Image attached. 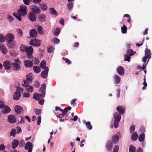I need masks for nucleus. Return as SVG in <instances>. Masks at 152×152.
Instances as JSON below:
<instances>
[{
  "mask_svg": "<svg viewBox=\"0 0 152 152\" xmlns=\"http://www.w3.org/2000/svg\"><path fill=\"white\" fill-rule=\"evenodd\" d=\"M27 8L25 6H22L20 7V8L18 10L17 12L18 14L14 13L13 15L19 21L22 20L21 16H24L27 14Z\"/></svg>",
  "mask_w": 152,
  "mask_h": 152,
  "instance_id": "f257e3e1",
  "label": "nucleus"
},
{
  "mask_svg": "<svg viewBox=\"0 0 152 152\" xmlns=\"http://www.w3.org/2000/svg\"><path fill=\"white\" fill-rule=\"evenodd\" d=\"M45 85L44 83H43L42 85L39 90V91L41 92V94H37V93H36L35 94H34L33 96V99H36V100H37L40 97H44L45 94Z\"/></svg>",
  "mask_w": 152,
  "mask_h": 152,
  "instance_id": "f03ea898",
  "label": "nucleus"
},
{
  "mask_svg": "<svg viewBox=\"0 0 152 152\" xmlns=\"http://www.w3.org/2000/svg\"><path fill=\"white\" fill-rule=\"evenodd\" d=\"M113 117L115 119L114 127L115 128H116L118 126V123L121 119V116L118 113H116L114 114Z\"/></svg>",
  "mask_w": 152,
  "mask_h": 152,
  "instance_id": "7ed1b4c3",
  "label": "nucleus"
},
{
  "mask_svg": "<svg viewBox=\"0 0 152 152\" xmlns=\"http://www.w3.org/2000/svg\"><path fill=\"white\" fill-rule=\"evenodd\" d=\"M24 83L22 84V86L26 88V90L27 91H28L31 92L33 91L34 88L33 87L31 86H29V83L26 80H23Z\"/></svg>",
  "mask_w": 152,
  "mask_h": 152,
  "instance_id": "20e7f679",
  "label": "nucleus"
},
{
  "mask_svg": "<svg viewBox=\"0 0 152 152\" xmlns=\"http://www.w3.org/2000/svg\"><path fill=\"white\" fill-rule=\"evenodd\" d=\"M145 56L143 58L142 61L144 63L146 62V58H148V59L147 62L148 63L149 59L151 57V50L148 49H146L145 51Z\"/></svg>",
  "mask_w": 152,
  "mask_h": 152,
  "instance_id": "39448f33",
  "label": "nucleus"
},
{
  "mask_svg": "<svg viewBox=\"0 0 152 152\" xmlns=\"http://www.w3.org/2000/svg\"><path fill=\"white\" fill-rule=\"evenodd\" d=\"M29 44L33 46L38 47L41 45V42L37 39H34L31 40L29 42Z\"/></svg>",
  "mask_w": 152,
  "mask_h": 152,
  "instance_id": "423d86ee",
  "label": "nucleus"
},
{
  "mask_svg": "<svg viewBox=\"0 0 152 152\" xmlns=\"http://www.w3.org/2000/svg\"><path fill=\"white\" fill-rule=\"evenodd\" d=\"M33 147V145L30 142H28L25 145V149L26 150H28L27 152H32Z\"/></svg>",
  "mask_w": 152,
  "mask_h": 152,
  "instance_id": "0eeeda50",
  "label": "nucleus"
},
{
  "mask_svg": "<svg viewBox=\"0 0 152 152\" xmlns=\"http://www.w3.org/2000/svg\"><path fill=\"white\" fill-rule=\"evenodd\" d=\"M5 38L7 42H12L14 39V35L12 34L9 33L6 35Z\"/></svg>",
  "mask_w": 152,
  "mask_h": 152,
  "instance_id": "6e6552de",
  "label": "nucleus"
},
{
  "mask_svg": "<svg viewBox=\"0 0 152 152\" xmlns=\"http://www.w3.org/2000/svg\"><path fill=\"white\" fill-rule=\"evenodd\" d=\"M28 17L29 20L32 21H34L36 20V15L35 13L31 12L28 14Z\"/></svg>",
  "mask_w": 152,
  "mask_h": 152,
  "instance_id": "1a4fd4ad",
  "label": "nucleus"
},
{
  "mask_svg": "<svg viewBox=\"0 0 152 152\" xmlns=\"http://www.w3.org/2000/svg\"><path fill=\"white\" fill-rule=\"evenodd\" d=\"M30 8L31 10L35 13L38 14L40 12V9L37 6L35 5L31 6V7Z\"/></svg>",
  "mask_w": 152,
  "mask_h": 152,
  "instance_id": "9d476101",
  "label": "nucleus"
},
{
  "mask_svg": "<svg viewBox=\"0 0 152 152\" xmlns=\"http://www.w3.org/2000/svg\"><path fill=\"white\" fill-rule=\"evenodd\" d=\"M48 70L49 68L47 67L45 68V69L41 72V76L42 77L45 78L47 77Z\"/></svg>",
  "mask_w": 152,
  "mask_h": 152,
  "instance_id": "9b49d317",
  "label": "nucleus"
},
{
  "mask_svg": "<svg viewBox=\"0 0 152 152\" xmlns=\"http://www.w3.org/2000/svg\"><path fill=\"white\" fill-rule=\"evenodd\" d=\"M7 121L10 123H14L16 121V119L14 115H10L8 116Z\"/></svg>",
  "mask_w": 152,
  "mask_h": 152,
  "instance_id": "f8f14e48",
  "label": "nucleus"
},
{
  "mask_svg": "<svg viewBox=\"0 0 152 152\" xmlns=\"http://www.w3.org/2000/svg\"><path fill=\"white\" fill-rule=\"evenodd\" d=\"M11 64L9 61H5L4 62L3 66L6 69L9 70L10 69V66H11Z\"/></svg>",
  "mask_w": 152,
  "mask_h": 152,
  "instance_id": "ddd939ff",
  "label": "nucleus"
},
{
  "mask_svg": "<svg viewBox=\"0 0 152 152\" xmlns=\"http://www.w3.org/2000/svg\"><path fill=\"white\" fill-rule=\"evenodd\" d=\"M11 67L14 70H18L20 69V66L19 64L16 63H11Z\"/></svg>",
  "mask_w": 152,
  "mask_h": 152,
  "instance_id": "4468645a",
  "label": "nucleus"
},
{
  "mask_svg": "<svg viewBox=\"0 0 152 152\" xmlns=\"http://www.w3.org/2000/svg\"><path fill=\"white\" fill-rule=\"evenodd\" d=\"M29 48V50L26 52L27 56L28 58L31 59L32 58V54L33 52V49L31 47Z\"/></svg>",
  "mask_w": 152,
  "mask_h": 152,
  "instance_id": "2eb2a0df",
  "label": "nucleus"
},
{
  "mask_svg": "<svg viewBox=\"0 0 152 152\" xmlns=\"http://www.w3.org/2000/svg\"><path fill=\"white\" fill-rule=\"evenodd\" d=\"M14 109L15 112L18 114H19L23 111V108L19 105H16L14 107Z\"/></svg>",
  "mask_w": 152,
  "mask_h": 152,
  "instance_id": "dca6fc26",
  "label": "nucleus"
},
{
  "mask_svg": "<svg viewBox=\"0 0 152 152\" xmlns=\"http://www.w3.org/2000/svg\"><path fill=\"white\" fill-rule=\"evenodd\" d=\"M0 50L3 54H7V48L6 47L1 43H0Z\"/></svg>",
  "mask_w": 152,
  "mask_h": 152,
  "instance_id": "f3484780",
  "label": "nucleus"
},
{
  "mask_svg": "<svg viewBox=\"0 0 152 152\" xmlns=\"http://www.w3.org/2000/svg\"><path fill=\"white\" fill-rule=\"evenodd\" d=\"M118 73L120 75L123 76L124 74V69L121 66H119L117 69Z\"/></svg>",
  "mask_w": 152,
  "mask_h": 152,
  "instance_id": "a211bd4d",
  "label": "nucleus"
},
{
  "mask_svg": "<svg viewBox=\"0 0 152 152\" xmlns=\"http://www.w3.org/2000/svg\"><path fill=\"white\" fill-rule=\"evenodd\" d=\"M30 47H27L24 45H22L20 47V50L22 52H26L28 50H29V49Z\"/></svg>",
  "mask_w": 152,
  "mask_h": 152,
  "instance_id": "6ab92c4d",
  "label": "nucleus"
},
{
  "mask_svg": "<svg viewBox=\"0 0 152 152\" xmlns=\"http://www.w3.org/2000/svg\"><path fill=\"white\" fill-rule=\"evenodd\" d=\"M29 34L30 36L33 38L36 37L37 35V31L35 29L31 30L29 31Z\"/></svg>",
  "mask_w": 152,
  "mask_h": 152,
  "instance_id": "aec40b11",
  "label": "nucleus"
},
{
  "mask_svg": "<svg viewBox=\"0 0 152 152\" xmlns=\"http://www.w3.org/2000/svg\"><path fill=\"white\" fill-rule=\"evenodd\" d=\"M25 66L27 67H31L33 65L32 62L29 60H26L24 61Z\"/></svg>",
  "mask_w": 152,
  "mask_h": 152,
  "instance_id": "412c9836",
  "label": "nucleus"
},
{
  "mask_svg": "<svg viewBox=\"0 0 152 152\" xmlns=\"http://www.w3.org/2000/svg\"><path fill=\"white\" fill-rule=\"evenodd\" d=\"M19 144V142L18 140L16 139L14 140L12 143V148L14 149L16 148Z\"/></svg>",
  "mask_w": 152,
  "mask_h": 152,
  "instance_id": "4be33fe9",
  "label": "nucleus"
},
{
  "mask_svg": "<svg viewBox=\"0 0 152 152\" xmlns=\"http://www.w3.org/2000/svg\"><path fill=\"white\" fill-rule=\"evenodd\" d=\"M7 44L8 46L11 48H15L16 46V44L14 42H7Z\"/></svg>",
  "mask_w": 152,
  "mask_h": 152,
  "instance_id": "5701e85b",
  "label": "nucleus"
},
{
  "mask_svg": "<svg viewBox=\"0 0 152 152\" xmlns=\"http://www.w3.org/2000/svg\"><path fill=\"white\" fill-rule=\"evenodd\" d=\"M2 108H3L2 113L4 114H7L10 111V108L7 106H4Z\"/></svg>",
  "mask_w": 152,
  "mask_h": 152,
  "instance_id": "b1692460",
  "label": "nucleus"
},
{
  "mask_svg": "<svg viewBox=\"0 0 152 152\" xmlns=\"http://www.w3.org/2000/svg\"><path fill=\"white\" fill-rule=\"evenodd\" d=\"M21 96L20 92L16 91L13 95L14 99L15 100H18L20 98Z\"/></svg>",
  "mask_w": 152,
  "mask_h": 152,
  "instance_id": "393cba45",
  "label": "nucleus"
},
{
  "mask_svg": "<svg viewBox=\"0 0 152 152\" xmlns=\"http://www.w3.org/2000/svg\"><path fill=\"white\" fill-rule=\"evenodd\" d=\"M120 78L117 75H115L114 76V83L115 84H118L120 81Z\"/></svg>",
  "mask_w": 152,
  "mask_h": 152,
  "instance_id": "a878e982",
  "label": "nucleus"
},
{
  "mask_svg": "<svg viewBox=\"0 0 152 152\" xmlns=\"http://www.w3.org/2000/svg\"><path fill=\"white\" fill-rule=\"evenodd\" d=\"M119 136L117 135H114L113 137L112 140L114 143L116 144L118 141Z\"/></svg>",
  "mask_w": 152,
  "mask_h": 152,
  "instance_id": "bb28decb",
  "label": "nucleus"
},
{
  "mask_svg": "<svg viewBox=\"0 0 152 152\" xmlns=\"http://www.w3.org/2000/svg\"><path fill=\"white\" fill-rule=\"evenodd\" d=\"M39 6L41 9L42 10H46L47 9V6L45 3L40 4Z\"/></svg>",
  "mask_w": 152,
  "mask_h": 152,
  "instance_id": "cd10ccee",
  "label": "nucleus"
},
{
  "mask_svg": "<svg viewBox=\"0 0 152 152\" xmlns=\"http://www.w3.org/2000/svg\"><path fill=\"white\" fill-rule=\"evenodd\" d=\"M145 138V134L144 133H141L139 136L138 140L140 142H142L143 141Z\"/></svg>",
  "mask_w": 152,
  "mask_h": 152,
  "instance_id": "c85d7f7f",
  "label": "nucleus"
},
{
  "mask_svg": "<svg viewBox=\"0 0 152 152\" xmlns=\"http://www.w3.org/2000/svg\"><path fill=\"white\" fill-rule=\"evenodd\" d=\"M83 124H86V125L87 126V128L88 129L91 130L92 129V127L91 125V124L90 122L88 121L87 122H86V121L85 120H83Z\"/></svg>",
  "mask_w": 152,
  "mask_h": 152,
  "instance_id": "c756f323",
  "label": "nucleus"
},
{
  "mask_svg": "<svg viewBox=\"0 0 152 152\" xmlns=\"http://www.w3.org/2000/svg\"><path fill=\"white\" fill-rule=\"evenodd\" d=\"M112 144L110 141L107 142V145L106 148L107 150H109L112 149Z\"/></svg>",
  "mask_w": 152,
  "mask_h": 152,
  "instance_id": "7c9ffc66",
  "label": "nucleus"
},
{
  "mask_svg": "<svg viewBox=\"0 0 152 152\" xmlns=\"http://www.w3.org/2000/svg\"><path fill=\"white\" fill-rule=\"evenodd\" d=\"M38 18L41 21H44L45 20V16L43 14H41L39 15Z\"/></svg>",
  "mask_w": 152,
  "mask_h": 152,
  "instance_id": "2f4dec72",
  "label": "nucleus"
},
{
  "mask_svg": "<svg viewBox=\"0 0 152 152\" xmlns=\"http://www.w3.org/2000/svg\"><path fill=\"white\" fill-rule=\"evenodd\" d=\"M50 13L53 15H55L56 16H57V12L53 8H51L50 10Z\"/></svg>",
  "mask_w": 152,
  "mask_h": 152,
  "instance_id": "473e14b6",
  "label": "nucleus"
},
{
  "mask_svg": "<svg viewBox=\"0 0 152 152\" xmlns=\"http://www.w3.org/2000/svg\"><path fill=\"white\" fill-rule=\"evenodd\" d=\"M138 135L136 132L133 133L131 136V138L133 141H135L137 140L138 138Z\"/></svg>",
  "mask_w": 152,
  "mask_h": 152,
  "instance_id": "72a5a7b5",
  "label": "nucleus"
},
{
  "mask_svg": "<svg viewBox=\"0 0 152 152\" xmlns=\"http://www.w3.org/2000/svg\"><path fill=\"white\" fill-rule=\"evenodd\" d=\"M117 110L121 114H124V109L123 108L120 107H117Z\"/></svg>",
  "mask_w": 152,
  "mask_h": 152,
  "instance_id": "f704fd0d",
  "label": "nucleus"
},
{
  "mask_svg": "<svg viewBox=\"0 0 152 152\" xmlns=\"http://www.w3.org/2000/svg\"><path fill=\"white\" fill-rule=\"evenodd\" d=\"M33 79V77L32 73H30L26 76V81L28 82L29 81H31Z\"/></svg>",
  "mask_w": 152,
  "mask_h": 152,
  "instance_id": "c9c22d12",
  "label": "nucleus"
},
{
  "mask_svg": "<svg viewBox=\"0 0 152 152\" xmlns=\"http://www.w3.org/2000/svg\"><path fill=\"white\" fill-rule=\"evenodd\" d=\"M46 61L44 60L42 61L40 64V66L41 68L45 69V68L47 66H45Z\"/></svg>",
  "mask_w": 152,
  "mask_h": 152,
  "instance_id": "e433bc0d",
  "label": "nucleus"
},
{
  "mask_svg": "<svg viewBox=\"0 0 152 152\" xmlns=\"http://www.w3.org/2000/svg\"><path fill=\"white\" fill-rule=\"evenodd\" d=\"M136 149L135 146L133 145H131L129 148V152H136Z\"/></svg>",
  "mask_w": 152,
  "mask_h": 152,
  "instance_id": "4c0bfd02",
  "label": "nucleus"
},
{
  "mask_svg": "<svg viewBox=\"0 0 152 152\" xmlns=\"http://www.w3.org/2000/svg\"><path fill=\"white\" fill-rule=\"evenodd\" d=\"M33 70L34 72L37 73H39L41 70L39 66H34Z\"/></svg>",
  "mask_w": 152,
  "mask_h": 152,
  "instance_id": "58836bf2",
  "label": "nucleus"
},
{
  "mask_svg": "<svg viewBox=\"0 0 152 152\" xmlns=\"http://www.w3.org/2000/svg\"><path fill=\"white\" fill-rule=\"evenodd\" d=\"M126 53L127 55H129L130 56H131L135 54V52L133 51L132 49H129L127 51Z\"/></svg>",
  "mask_w": 152,
  "mask_h": 152,
  "instance_id": "ea45409f",
  "label": "nucleus"
},
{
  "mask_svg": "<svg viewBox=\"0 0 152 152\" xmlns=\"http://www.w3.org/2000/svg\"><path fill=\"white\" fill-rule=\"evenodd\" d=\"M10 54L13 56H16L18 54L17 52L15 50H13L10 51Z\"/></svg>",
  "mask_w": 152,
  "mask_h": 152,
  "instance_id": "a19ab883",
  "label": "nucleus"
},
{
  "mask_svg": "<svg viewBox=\"0 0 152 152\" xmlns=\"http://www.w3.org/2000/svg\"><path fill=\"white\" fill-rule=\"evenodd\" d=\"M52 42L54 44H57L59 42L60 40L57 38H55L52 39Z\"/></svg>",
  "mask_w": 152,
  "mask_h": 152,
  "instance_id": "79ce46f5",
  "label": "nucleus"
},
{
  "mask_svg": "<svg viewBox=\"0 0 152 152\" xmlns=\"http://www.w3.org/2000/svg\"><path fill=\"white\" fill-rule=\"evenodd\" d=\"M37 30L39 34H44L42 26H38L37 28Z\"/></svg>",
  "mask_w": 152,
  "mask_h": 152,
  "instance_id": "37998d69",
  "label": "nucleus"
},
{
  "mask_svg": "<svg viewBox=\"0 0 152 152\" xmlns=\"http://www.w3.org/2000/svg\"><path fill=\"white\" fill-rule=\"evenodd\" d=\"M54 50V48L51 46H49L48 48V51L49 53H51Z\"/></svg>",
  "mask_w": 152,
  "mask_h": 152,
  "instance_id": "c03bdc74",
  "label": "nucleus"
},
{
  "mask_svg": "<svg viewBox=\"0 0 152 152\" xmlns=\"http://www.w3.org/2000/svg\"><path fill=\"white\" fill-rule=\"evenodd\" d=\"M121 31L122 33L125 34L127 31V28L126 26L125 25L121 27Z\"/></svg>",
  "mask_w": 152,
  "mask_h": 152,
  "instance_id": "a18cd8bd",
  "label": "nucleus"
},
{
  "mask_svg": "<svg viewBox=\"0 0 152 152\" xmlns=\"http://www.w3.org/2000/svg\"><path fill=\"white\" fill-rule=\"evenodd\" d=\"M60 30L58 28H57L56 30L54 32V35L56 36H58L59 34Z\"/></svg>",
  "mask_w": 152,
  "mask_h": 152,
  "instance_id": "49530a36",
  "label": "nucleus"
},
{
  "mask_svg": "<svg viewBox=\"0 0 152 152\" xmlns=\"http://www.w3.org/2000/svg\"><path fill=\"white\" fill-rule=\"evenodd\" d=\"M124 60L125 61L129 62L130 61V57L131 56L128 55L127 54H125L124 55Z\"/></svg>",
  "mask_w": 152,
  "mask_h": 152,
  "instance_id": "de8ad7c7",
  "label": "nucleus"
},
{
  "mask_svg": "<svg viewBox=\"0 0 152 152\" xmlns=\"http://www.w3.org/2000/svg\"><path fill=\"white\" fill-rule=\"evenodd\" d=\"M5 40V37L2 34H0V42H4Z\"/></svg>",
  "mask_w": 152,
  "mask_h": 152,
  "instance_id": "09e8293b",
  "label": "nucleus"
},
{
  "mask_svg": "<svg viewBox=\"0 0 152 152\" xmlns=\"http://www.w3.org/2000/svg\"><path fill=\"white\" fill-rule=\"evenodd\" d=\"M16 130L15 129H12L11 132L10 133V136L15 137L16 134Z\"/></svg>",
  "mask_w": 152,
  "mask_h": 152,
  "instance_id": "8fccbe9b",
  "label": "nucleus"
},
{
  "mask_svg": "<svg viewBox=\"0 0 152 152\" xmlns=\"http://www.w3.org/2000/svg\"><path fill=\"white\" fill-rule=\"evenodd\" d=\"M23 91V88L20 87H17L16 88V91L20 92V93H22Z\"/></svg>",
  "mask_w": 152,
  "mask_h": 152,
  "instance_id": "3c124183",
  "label": "nucleus"
},
{
  "mask_svg": "<svg viewBox=\"0 0 152 152\" xmlns=\"http://www.w3.org/2000/svg\"><path fill=\"white\" fill-rule=\"evenodd\" d=\"M71 107L70 106H69L65 107L64 109V111L65 112V113L66 114L68 111L71 110Z\"/></svg>",
  "mask_w": 152,
  "mask_h": 152,
  "instance_id": "603ef678",
  "label": "nucleus"
},
{
  "mask_svg": "<svg viewBox=\"0 0 152 152\" xmlns=\"http://www.w3.org/2000/svg\"><path fill=\"white\" fill-rule=\"evenodd\" d=\"M147 64V62L145 64V63H144V64H143V66L142 68L140 66H138V69H144L146 66V65Z\"/></svg>",
  "mask_w": 152,
  "mask_h": 152,
  "instance_id": "864d4df0",
  "label": "nucleus"
},
{
  "mask_svg": "<svg viewBox=\"0 0 152 152\" xmlns=\"http://www.w3.org/2000/svg\"><path fill=\"white\" fill-rule=\"evenodd\" d=\"M19 144V145L20 147H23L25 145V143L23 140H21Z\"/></svg>",
  "mask_w": 152,
  "mask_h": 152,
  "instance_id": "5fc2aeb1",
  "label": "nucleus"
},
{
  "mask_svg": "<svg viewBox=\"0 0 152 152\" xmlns=\"http://www.w3.org/2000/svg\"><path fill=\"white\" fill-rule=\"evenodd\" d=\"M34 112L37 115H40L41 112V110L40 109H35L34 110Z\"/></svg>",
  "mask_w": 152,
  "mask_h": 152,
  "instance_id": "6e6d98bb",
  "label": "nucleus"
},
{
  "mask_svg": "<svg viewBox=\"0 0 152 152\" xmlns=\"http://www.w3.org/2000/svg\"><path fill=\"white\" fill-rule=\"evenodd\" d=\"M23 97L27 98L29 97L30 95L29 93L26 92L23 93Z\"/></svg>",
  "mask_w": 152,
  "mask_h": 152,
  "instance_id": "4d7b16f0",
  "label": "nucleus"
},
{
  "mask_svg": "<svg viewBox=\"0 0 152 152\" xmlns=\"http://www.w3.org/2000/svg\"><path fill=\"white\" fill-rule=\"evenodd\" d=\"M135 129V126L134 125H132L130 128V130L131 132H134Z\"/></svg>",
  "mask_w": 152,
  "mask_h": 152,
  "instance_id": "13d9d810",
  "label": "nucleus"
},
{
  "mask_svg": "<svg viewBox=\"0 0 152 152\" xmlns=\"http://www.w3.org/2000/svg\"><path fill=\"white\" fill-rule=\"evenodd\" d=\"M73 4L72 3H69L67 4L68 9L69 10H71L73 7Z\"/></svg>",
  "mask_w": 152,
  "mask_h": 152,
  "instance_id": "bf43d9fd",
  "label": "nucleus"
},
{
  "mask_svg": "<svg viewBox=\"0 0 152 152\" xmlns=\"http://www.w3.org/2000/svg\"><path fill=\"white\" fill-rule=\"evenodd\" d=\"M41 121V116H39L38 117L37 125H39L40 124Z\"/></svg>",
  "mask_w": 152,
  "mask_h": 152,
  "instance_id": "052dcab7",
  "label": "nucleus"
},
{
  "mask_svg": "<svg viewBox=\"0 0 152 152\" xmlns=\"http://www.w3.org/2000/svg\"><path fill=\"white\" fill-rule=\"evenodd\" d=\"M38 102L39 104L42 105L43 104L44 102V99H39Z\"/></svg>",
  "mask_w": 152,
  "mask_h": 152,
  "instance_id": "680f3d73",
  "label": "nucleus"
},
{
  "mask_svg": "<svg viewBox=\"0 0 152 152\" xmlns=\"http://www.w3.org/2000/svg\"><path fill=\"white\" fill-rule=\"evenodd\" d=\"M16 133L19 134L21 132L22 130L20 127H17L16 128Z\"/></svg>",
  "mask_w": 152,
  "mask_h": 152,
  "instance_id": "e2e57ef3",
  "label": "nucleus"
},
{
  "mask_svg": "<svg viewBox=\"0 0 152 152\" xmlns=\"http://www.w3.org/2000/svg\"><path fill=\"white\" fill-rule=\"evenodd\" d=\"M119 150V148L118 145H115L113 149V152H118Z\"/></svg>",
  "mask_w": 152,
  "mask_h": 152,
  "instance_id": "0e129e2a",
  "label": "nucleus"
},
{
  "mask_svg": "<svg viewBox=\"0 0 152 152\" xmlns=\"http://www.w3.org/2000/svg\"><path fill=\"white\" fill-rule=\"evenodd\" d=\"M6 146L5 145L2 144L0 145V151H4L5 149Z\"/></svg>",
  "mask_w": 152,
  "mask_h": 152,
  "instance_id": "69168bd1",
  "label": "nucleus"
},
{
  "mask_svg": "<svg viewBox=\"0 0 152 152\" xmlns=\"http://www.w3.org/2000/svg\"><path fill=\"white\" fill-rule=\"evenodd\" d=\"M23 1L24 4L26 5H29L30 2V0H23Z\"/></svg>",
  "mask_w": 152,
  "mask_h": 152,
  "instance_id": "338daca9",
  "label": "nucleus"
},
{
  "mask_svg": "<svg viewBox=\"0 0 152 152\" xmlns=\"http://www.w3.org/2000/svg\"><path fill=\"white\" fill-rule=\"evenodd\" d=\"M65 114H66V113L60 114L57 115V117L58 118H61L62 117H64V115Z\"/></svg>",
  "mask_w": 152,
  "mask_h": 152,
  "instance_id": "774afa93",
  "label": "nucleus"
}]
</instances>
